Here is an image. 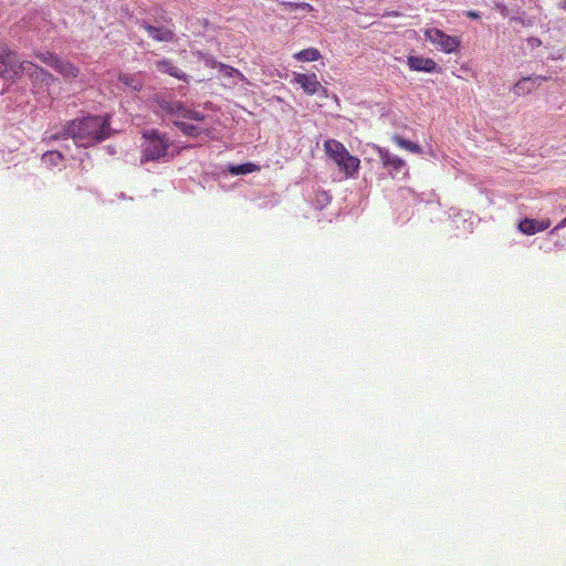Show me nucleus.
Returning a JSON list of instances; mask_svg holds the SVG:
<instances>
[{
  "mask_svg": "<svg viewBox=\"0 0 566 566\" xmlns=\"http://www.w3.org/2000/svg\"><path fill=\"white\" fill-rule=\"evenodd\" d=\"M64 132L77 146L91 147L111 137V116L92 115L77 118L71 120Z\"/></svg>",
  "mask_w": 566,
  "mask_h": 566,
  "instance_id": "1",
  "label": "nucleus"
},
{
  "mask_svg": "<svg viewBox=\"0 0 566 566\" xmlns=\"http://www.w3.org/2000/svg\"><path fill=\"white\" fill-rule=\"evenodd\" d=\"M324 151L345 174L347 178L354 177L360 167V160L350 155L346 147L336 139H327L324 142Z\"/></svg>",
  "mask_w": 566,
  "mask_h": 566,
  "instance_id": "2",
  "label": "nucleus"
},
{
  "mask_svg": "<svg viewBox=\"0 0 566 566\" xmlns=\"http://www.w3.org/2000/svg\"><path fill=\"white\" fill-rule=\"evenodd\" d=\"M143 137L146 143L143 146L142 163L158 160L167 155L170 143L165 135L151 129L144 132Z\"/></svg>",
  "mask_w": 566,
  "mask_h": 566,
  "instance_id": "3",
  "label": "nucleus"
},
{
  "mask_svg": "<svg viewBox=\"0 0 566 566\" xmlns=\"http://www.w3.org/2000/svg\"><path fill=\"white\" fill-rule=\"evenodd\" d=\"M27 61H19L15 51L8 45H0V76L8 80H17L24 73Z\"/></svg>",
  "mask_w": 566,
  "mask_h": 566,
  "instance_id": "4",
  "label": "nucleus"
},
{
  "mask_svg": "<svg viewBox=\"0 0 566 566\" xmlns=\"http://www.w3.org/2000/svg\"><path fill=\"white\" fill-rule=\"evenodd\" d=\"M423 35L426 41L447 54L457 52L461 45L460 38L449 35L437 28L426 29Z\"/></svg>",
  "mask_w": 566,
  "mask_h": 566,
  "instance_id": "5",
  "label": "nucleus"
},
{
  "mask_svg": "<svg viewBox=\"0 0 566 566\" xmlns=\"http://www.w3.org/2000/svg\"><path fill=\"white\" fill-rule=\"evenodd\" d=\"M377 151L382 166L388 169L392 177H395L405 168V160H402L397 155L391 154L388 149L377 147Z\"/></svg>",
  "mask_w": 566,
  "mask_h": 566,
  "instance_id": "6",
  "label": "nucleus"
},
{
  "mask_svg": "<svg viewBox=\"0 0 566 566\" xmlns=\"http://www.w3.org/2000/svg\"><path fill=\"white\" fill-rule=\"evenodd\" d=\"M294 82L308 95H314L323 88L315 73H294Z\"/></svg>",
  "mask_w": 566,
  "mask_h": 566,
  "instance_id": "7",
  "label": "nucleus"
},
{
  "mask_svg": "<svg viewBox=\"0 0 566 566\" xmlns=\"http://www.w3.org/2000/svg\"><path fill=\"white\" fill-rule=\"evenodd\" d=\"M24 73H27L33 81L41 82L45 85H51L56 81V77H54L50 72L30 61H27L24 64Z\"/></svg>",
  "mask_w": 566,
  "mask_h": 566,
  "instance_id": "8",
  "label": "nucleus"
},
{
  "mask_svg": "<svg viewBox=\"0 0 566 566\" xmlns=\"http://www.w3.org/2000/svg\"><path fill=\"white\" fill-rule=\"evenodd\" d=\"M551 221L548 219L535 220L525 218L520 221L518 229L526 235H533L537 232L548 229Z\"/></svg>",
  "mask_w": 566,
  "mask_h": 566,
  "instance_id": "9",
  "label": "nucleus"
},
{
  "mask_svg": "<svg viewBox=\"0 0 566 566\" xmlns=\"http://www.w3.org/2000/svg\"><path fill=\"white\" fill-rule=\"evenodd\" d=\"M142 28L156 42H171L176 36L175 32L166 27H155L151 24L144 23L142 24Z\"/></svg>",
  "mask_w": 566,
  "mask_h": 566,
  "instance_id": "10",
  "label": "nucleus"
},
{
  "mask_svg": "<svg viewBox=\"0 0 566 566\" xmlns=\"http://www.w3.org/2000/svg\"><path fill=\"white\" fill-rule=\"evenodd\" d=\"M407 64L410 70L417 72L432 73L438 69V64L432 59L423 56H409Z\"/></svg>",
  "mask_w": 566,
  "mask_h": 566,
  "instance_id": "11",
  "label": "nucleus"
},
{
  "mask_svg": "<svg viewBox=\"0 0 566 566\" xmlns=\"http://www.w3.org/2000/svg\"><path fill=\"white\" fill-rule=\"evenodd\" d=\"M159 108L170 116L184 118L186 105L180 101L160 98L157 99Z\"/></svg>",
  "mask_w": 566,
  "mask_h": 566,
  "instance_id": "12",
  "label": "nucleus"
},
{
  "mask_svg": "<svg viewBox=\"0 0 566 566\" xmlns=\"http://www.w3.org/2000/svg\"><path fill=\"white\" fill-rule=\"evenodd\" d=\"M156 69L160 73L169 74L170 76L176 77L181 81H187V75L181 70H179L172 63V61H170L168 59H163V60L157 61Z\"/></svg>",
  "mask_w": 566,
  "mask_h": 566,
  "instance_id": "13",
  "label": "nucleus"
},
{
  "mask_svg": "<svg viewBox=\"0 0 566 566\" xmlns=\"http://www.w3.org/2000/svg\"><path fill=\"white\" fill-rule=\"evenodd\" d=\"M55 71L59 72L65 80L76 78L80 74V69L70 61L59 60Z\"/></svg>",
  "mask_w": 566,
  "mask_h": 566,
  "instance_id": "14",
  "label": "nucleus"
},
{
  "mask_svg": "<svg viewBox=\"0 0 566 566\" xmlns=\"http://www.w3.org/2000/svg\"><path fill=\"white\" fill-rule=\"evenodd\" d=\"M212 66L214 69H218V71L226 77H237L242 82L249 83L245 75L241 71H239L238 69H235L233 66H230V65H227V64H223L220 62H216V61L212 63Z\"/></svg>",
  "mask_w": 566,
  "mask_h": 566,
  "instance_id": "15",
  "label": "nucleus"
},
{
  "mask_svg": "<svg viewBox=\"0 0 566 566\" xmlns=\"http://www.w3.org/2000/svg\"><path fill=\"white\" fill-rule=\"evenodd\" d=\"M260 170V166L253 163H245L241 165H230L228 171L233 176L247 175L256 172Z\"/></svg>",
  "mask_w": 566,
  "mask_h": 566,
  "instance_id": "16",
  "label": "nucleus"
},
{
  "mask_svg": "<svg viewBox=\"0 0 566 566\" xmlns=\"http://www.w3.org/2000/svg\"><path fill=\"white\" fill-rule=\"evenodd\" d=\"M391 140L397 145L399 146L400 148L402 149H406L410 153H413V154H421L422 153V148L420 145L413 143V142H410V140H407L405 139L402 136L400 135H394L391 137Z\"/></svg>",
  "mask_w": 566,
  "mask_h": 566,
  "instance_id": "17",
  "label": "nucleus"
},
{
  "mask_svg": "<svg viewBox=\"0 0 566 566\" xmlns=\"http://www.w3.org/2000/svg\"><path fill=\"white\" fill-rule=\"evenodd\" d=\"M293 57L301 62H314L318 61L322 57V55L317 49L308 48L295 53Z\"/></svg>",
  "mask_w": 566,
  "mask_h": 566,
  "instance_id": "18",
  "label": "nucleus"
},
{
  "mask_svg": "<svg viewBox=\"0 0 566 566\" xmlns=\"http://www.w3.org/2000/svg\"><path fill=\"white\" fill-rule=\"evenodd\" d=\"M118 81L135 92H139L143 88V82L132 74H119Z\"/></svg>",
  "mask_w": 566,
  "mask_h": 566,
  "instance_id": "19",
  "label": "nucleus"
},
{
  "mask_svg": "<svg viewBox=\"0 0 566 566\" xmlns=\"http://www.w3.org/2000/svg\"><path fill=\"white\" fill-rule=\"evenodd\" d=\"M283 7L290 13L311 12L313 10V7L307 2H283Z\"/></svg>",
  "mask_w": 566,
  "mask_h": 566,
  "instance_id": "20",
  "label": "nucleus"
},
{
  "mask_svg": "<svg viewBox=\"0 0 566 566\" xmlns=\"http://www.w3.org/2000/svg\"><path fill=\"white\" fill-rule=\"evenodd\" d=\"M174 124L187 136L197 137L201 134V129L195 125L179 120H175Z\"/></svg>",
  "mask_w": 566,
  "mask_h": 566,
  "instance_id": "21",
  "label": "nucleus"
},
{
  "mask_svg": "<svg viewBox=\"0 0 566 566\" xmlns=\"http://www.w3.org/2000/svg\"><path fill=\"white\" fill-rule=\"evenodd\" d=\"M35 57L45 63L46 65L53 67L54 70L60 60V57L52 52H40L35 54Z\"/></svg>",
  "mask_w": 566,
  "mask_h": 566,
  "instance_id": "22",
  "label": "nucleus"
},
{
  "mask_svg": "<svg viewBox=\"0 0 566 566\" xmlns=\"http://www.w3.org/2000/svg\"><path fill=\"white\" fill-rule=\"evenodd\" d=\"M42 160L51 166H57L63 160V155L57 150H50L43 154Z\"/></svg>",
  "mask_w": 566,
  "mask_h": 566,
  "instance_id": "23",
  "label": "nucleus"
},
{
  "mask_svg": "<svg viewBox=\"0 0 566 566\" xmlns=\"http://www.w3.org/2000/svg\"><path fill=\"white\" fill-rule=\"evenodd\" d=\"M184 118L202 122L205 119V115L198 111L190 109L186 106V112L184 113Z\"/></svg>",
  "mask_w": 566,
  "mask_h": 566,
  "instance_id": "24",
  "label": "nucleus"
},
{
  "mask_svg": "<svg viewBox=\"0 0 566 566\" xmlns=\"http://www.w3.org/2000/svg\"><path fill=\"white\" fill-rule=\"evenodd\" d=\"M530 77H524L522 81L515 84L514 90L516 94H520V91L523 88V83L528 81Z\"/></svg>",
  "mask_w": 566,
  "mask_h": 566,
  "instance_id": "25",
  "label": "nucleus"
},
{
  "mask_svg": "<svg viewBox=\"0 0 566 566\" xmlns=\"http://www.w3.org/2000/svg\"><path fill=\"white\" fill-rule=\"evenodd\" d=\"M564 227H566V217L551 231V233H555Z\"/></svg>",
  "mask_w": 566,
  "mask_h": 566,
  "instance_id": "26",
  "label": "nucleus"
},
{
  "mask_svg": "<svg viewBox=\"0 0 566 566\" xmlns=\"http://www.w3.org/2000/svg\"><path fill=\"white\" fill-rule=\"evenodd\" d=\"M467 17L471 18V19H478L480 15L478 12L475 11H468L467 12Z\"/></svg>",
  "mask_w": 566,
  "mask_h": 566,
  "instance_id": "27",
  "label": "nucleus"
},
{
  "mask_svg": "<svg viewBox=\"0 0 566 566\" xmlns=\"http://www.w3.org/2000/svg\"><path fill=\"white\" fill-rule=\"evenodd\" d=\"M562 8L566 9V0L563 1Z\"/></svg>",
  "mask_w": 566,
  "mask_h": 566,
  "instance_id": "28",
  "label": "nucleus"
}]
</instances>
